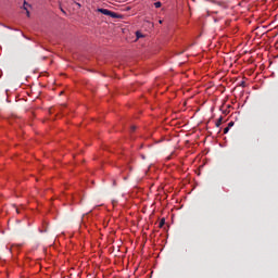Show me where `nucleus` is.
<instances>
[{
	"label": "nucleus",
	"instance_id": "obj_7",
	"mask_svg": "<svg viewBox=\"0 0 278 278\" xmlns=\"http://www.w3.org/2000/svg\"><path fill=\"white\" fill-rule=\"evenodd\" d=\"M165 225V219H161L160 222V228H162Z\"/></svg>",
	"mask_w": 278,
	"mask_h": 278
},
{
	"label": "nucleus",
	"instance_id": "obj_4",
	"mask_svg": "<svg viewBox=\"0 0 278 278\" xmlns=\"http://www.w3.org/2000/svg\"><path fill=\"white\" fill-rule=\"evenodd\" d=\"M154 7H155L156 9H160V8L162 7V2H161V1L155 2V3H154Z\"/></svg>",
	"mask_w": 278,
	"mask_h": 278
},
{
	"label": "nucleus",
	"instance_id": "obj_1",
	"mask_svg": "<svg viewBox=\"0 0 278 278\" xmlns=\"http://www.w3.org/2000/svg\"><path fill=\"white\" fill-rule=\"evenodd\" d=\"M98 12L105 15V16H110L112 18H117V20L123 18L122 14H118V13L113 12V11L108 10V9L99 8Z\"/></svg>",
	"mask_w": 278,
	"mask_h": 278
},
{
	"label": "nucleus",
	"instance_id": "obj_12",
	"mask_svg": "<svg viewBox=\"0 0 278 278\" xmlns=\"http://www.w3.org/2000/svg\"><path fill=\"white\" fill-rule=\"evenodd\" d=\"M61 11H62L63 14H66V12L62 8H61Z\"/></svg>",
	"mask_w": 278,
	"mask_h": 278
},
{
	"label": "nucleus",
	"instance_id": "obj_2",
	"mask_svg": "<svg viewBox=\"0 0 278 278\" xmlns=\"http://www.w3.org/2000/svg\"><path fill=\"white\" fill-rule=\"evenodd\" d=\"M28 8H31V5L28 2L24 1L23 10L27 12Z\"/></svg>",
	"mask_w": 278,
	"mask_h": 278
},
{
	"label": "nucleus",
	"instance_id": "obj_15",
	"mask_svg": "<svg viewBox=\"0 0 278 278\" xmlns=\"http://www.w3.org/2000/svg\"><path fill=\"white\" fill-rule=\"evenodd\" d=\"M17 214L20 213L18 208H16Z\"/></svg>",
	"mask_w": 278,
	"mask_h": 278
},
{
	"label": "nucleus",
	"instance_id": "obj_6",
	"mask_svg": "<svg viewBox=\"0 0 278 278\" xmlns=\"http://www.w3.org/2000/svg\"><path fill=\"white\" fill-rule=\"evenodd\" d=\"M230 128L228 126H226V128H224V135H227L229 132Z\"/></svg>",
	"mask_w": 278,
	"mask_h": 278
},
{
	"label": "nucleus",
	"instance_id": "obj_9",
	"mask_svg": "<svg viewBox=\"0 0 278 278\" xmlns=\"http://www.w3.org/2000/svg\"><path fill=\"white\" fill-rule=\"evenodd\" d=\"M26 14H27V17L29 18V17H30V12H29V10L26 11Z\"/></svg>",
	"mask_w": 278,
	"mask_h": 278
},
{
	"label": "nucleus",
	"instance_id": "obj_5",
	"mask_svg": "<svg viewBox=\"0 0 278 278\" xmlns=\"http://www.w3.org/2000/svg\"><path fill=\"white\" fill-rule=\"evenodd\" d=\"M136 36H137V39L143 38V35H142V33H140V31H137V33H136Z\"/></svg>",
	"mask_w": 278,
	"mask_h": 278
},
{
	"label": "nucleus",
	"instance_id": "obj_13",
	"mask_svg": "<svg viewBox=\"0 0 278 278\" xmlns=\"http://www.w3.org/2000/svg\"><path fill=\"white\" fill-rule=\"evenodd\" d=\"M160 24H163V21H162V20H160Z\"/></svg>",
	"mask_w": 278,
	"mask_h": 278
},
{
	"label": "nucleus",
	"instance_id": "obj_11",
	"mask_svg": "<svg viewBox=\"0 0 278 278\" xmlns=\"http://www.w3.org/2000/svg\"><path fill=\"white\" fill-rule=\"evenodd\" d=\"M131 130L135 131L136 130V126H131Z\"/></svg>",
	"mask_w": 278,
	"mask_h": 278
},
{
	"label": "nucleus",
	"instance_id": "obj_8",
	"mask_svg": "<svg viewBox=\"0 0 278 278\" xmlns=\"http://www.w3.org/2000/svg\"><path fill=\"white\" fill-rule=\"evenodd\" d=\"M233 125H235V122H232V121H230V122L228 123V127H229V128L233 127Z\"/></svg>",
	"mask_w": 278,
	"mask_h": 278
},
{
	"label": "nucleus",
	"instance_id": "obj_10",
	"mask_svg": "<svg viewBox=\"0 0 278 278\" xmlns=\"http://www.w3.org/2000/svg\"><path fill=\"white\" fill-rule=\"evenodd\" d=\"M76 5L80 9L81 8V4L80 3H78V2H76Z\"/></svg>",
	"mask_w": 278,
	"mask_h": 278
},
{
	"label": "nucleus",
	"instance_id": "obj_3",
	"mask_svg": "<svg viewBox=\"0 0 278 278\" xmlns=\"http://www.w3.org/2000/svg\"><path fill=\"white\" fill-rule=\"evenodd\" d=\"M222 124H223V116H219V118H217V123H215V126L219 128Z\"/></svg>",
	"mask_w": 278,
	"mask_h": 278
},
{
	"label": "nucleus",
	"instance_id": "obj_14",
	"mask_svg": "<svg viewBox=\"0 0 278 278\" xmlns=\"http://www.w3.org/2000/svg\"><path fill=\"white\" fill-rule=\"evenodd\" d=\"M142 159H143V160H146V156H144V155H142Z\"/></svg>",
	"mask_w": 278,
	"mask_h": 278
}]
</instances>
